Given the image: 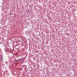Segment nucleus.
I'll return each mask as SVG.
<instances>
[{"label": "nucleus", "mask_w": 77, "mask_h": 77, "mask_svg": "<svg viewBox=\"0 0 77 77\" xmlns=\"http://www.w3.org/2000/svg\"><path fill=\"white\" fill-rule=\"evenodd\" d=\"M10 14L11 15V13H10Z\"/></svg>", "instance_id": "f257e3e1"}]
</instances>
